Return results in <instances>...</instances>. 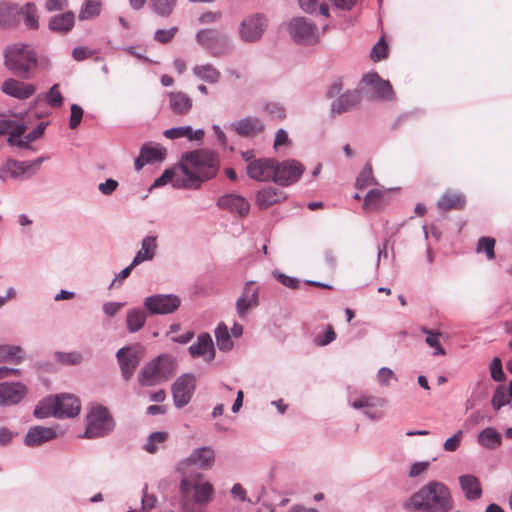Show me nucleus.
Returning <instances> with one entry per match:
<instances>
[{
    "label": "nucleus",
    "instance_id": "6e6d98bb",
    "mask_svg": "<svg viewBox=\"0 0 512 512\" xmlns=\"http://www.w3.org/2000/svg\"><path fill=\"white\" fill-rule=\"evenodd\" d=\"M491 378L496 382H501L505 379V373L502 368V361L500 358L495 357L490 365Z\"/></svg>",
    "mask_w": 512,
    "mask_h": 512
},
{
    "label": "nucleus",
    "instance_id": "680f3d73",
    "mask_svg": "<svg viewBox=\"0 0 512 512\" xmlns=\"http://www.w3.org/2000/svg\"><path fill=\"white\" fill-rule=\"evenodd\" d=\"M462 437L463 432L461 430H458L452 437L448 438L444 442V449L448 452L456 451L461 444Z\"/></svg>",
    "mask_w": 512,
    "mask_h": 512
},
{
    "label": "nucleus",
    "instance_id": "9d476101",
    "mask_svg": "<svg viewBox=\"0 0 512 512\" xmlns=\"http://www.w3.org/2000/svg\"><path fill=\"white\" fill-rule=\"evenodd\" d=\"M343 89L342 82H334L328 91L329 97L338 96L332 104V111L336 113L346 112L355 107L361 100V96L358 90H348L347 92L340 94Z\"/></svg>",
    "mask_w": 512,
    "mask_h": 512
},
{
    "label": "nucleus",
    "instance_id": "9b49d317",
    "mask_svg": "<svg viewBox=\"0 0 512 512\" xmlns=\"http://www.w3.org/2000/svg\"><path fill=\"white\" fill-rule=\"evenodd\" d=\"M267 26L266 18L261 14L247 16L239 26V36L244 42L259 40Z\"/></svg>",
    "mask_w": 512,
    "mask_h": 512
},
{
    "label": "nucleus",
    "instance_id": "2f4dec72",
    "mask_svg": "<svg viewBox=\"0 0 512 512\" xmlns=\"http://www.w3.org/2000/svg\"><path fill=\"white\" fill-rule=\"evenodd\" d=\"M235 131L242 136H255L264 129L263 123L257 118H245L234 123Z\"/></svg>",
    "mask_w": 512,
    "mask_h": 512
},
{
    "label": "nucleus",
    "instance_id": "79ce46f5",
    "mask_svg": "<svg viewBox=\"0 0 512 512\" xmlns=\"http://www.w3.org/2000/svg\"><path fill=\"white\" fill-rule=\"evenodd\" d=\"M422 332L427 335L426 340H425L427 345L434 349L433 355H435V356L436 355H443V356L446 355V351L442 347L440 340H439V338L441 336L440 332H433L432 330L425 328V327L422 328Z\"/></svg>",
    "mask_w": 512,
    "mask_h": 512
},
{
    "label": "nucleus",
    "instance_id": "e433bc0d",
    "mask_svg": "<svg viewBox=\"0 0 512 512\" xmlns=\"http://www.w3.org/2000/svg\"><path fill=\"white\" fill-rule=\"evenodd\" d=\"M164 136L169 139H177V138L186 137L189 140H201L204 136V131L203 130L193 131V129L190 126L175 127V128L165 130Z\"/></svg>",
    "mask_w": 512,
    "mask_h": 512
},
{
    "label": "nucleus",
    "instance_id": "c9c22d12",
    "mask_svg": "<svg viewBox=\"0 0 512 512\" xmlns=\"http://www.w3.org/2000/svg\"><path fill=\"white\" fill-rule=\"evenodd\" d=\"M146 312L140 308L130 309L126 315V325L130 333H135L143 328L146 323Z\"/></svg>",
    "mask_w": 512,
    "mask_h": 512
},
{
    "label": "nucleus",
    "instance_id": "f257e3e1",
    "mask_svg": "<svg viewBox=\"0 0 512 512\" xmlns=\"http://www.w3.org/2000/svg\"><path fill=\"white\" fill-rule=\"evenodd\" d=\"M180 168L185 177L183 187L198 188L202 182L217 174L219 158L212 151L195 150L182 156Z\"/></svg>",
    "mask_w": 512,
    "mask_h": 512
},
{
    "label": "nucleus",
    "instance_id": "0eeeda50",
    "mask_svg": "<svg viewBox=\"0 0 512 512\" xmlns=\"http://www.w3.org/2000/svg\"><path fill=\"white\" fill-rule=\"evenodd\" d=\"M5 57L7 67L19 75L29 73L37 65L36 54L28 46L14 45L7 50Z\"/></svg>",
    "mask_w": 512,
    "mask_h": 512
},
{
    "label": "nucleus",
    "instance_id": "09e8293b",
    "mask_svg": "<svg viewBox=\"0 0 512 512\" xmlns=\"http://www.w3.org/2000/svg\"><path fill=\"white\" fill-rule=\"evenodd\" d=\"M510 401L511 398L508 396L506 388L504 386H499L494 392L491 403L495 410H499Z\"/></svg>",
    "mask_w": 512,
    "mask_h": 512
},
{
    "label": "nucleus",
    "instance_id": "ea45409f",
    "mask_svg": "<svg viewBox=\"0 0 512 512\" xmlns=\"http://www.w3.org/2000/svg\"><path fill=\"white\" fill-rule=\"evenodd\" d=\"M216 343L221 351H229L233 347L228 327L224 323H219L215 330Z\"/></svg>",
    "mask_w": 512,
    "mask_h": 512
},
{
    "label": "nucleus",
    "instance_id": "c03bdc74",
    "mask_svg": "<svg viewBox=\"0 0 512 512\" xmlns=\"http://www.w3.org/2000/svg\"><path fill=\"white\" fill-rule=\"evenodd\" d=\"M21 348L17 346H0V362H19Z\"/></svg>",
    "mask_w": 512,
    "mask_h": 512
},
{
    "label": "nucleus",
    "instance_id": "f8f14e48",
    "mask_svg": "<svg viewBox=\"0 0 512 512\" xmlns=\"http://www.w3.org/2000/svg\"><path fill=\"white\" fill-rule=\"evenodd\" d=\"M181 304L178 296L157 294L144 300V307L150 314H169L176 311Z\"/></svg>",
    "mask_w": 512,
    "mask_h": 512
},
{
    "label": "nucleus",
    "instance_id": "7c9ffc66",
    "mask_svg": "<svg viewBox=\"0 0 512 512\" xmlns=\"http://www.w3.org/2000/svg\"><path fill=\"white\" fill-rule=\"evenodd\" d=\"M189 352L193 357H199L209 352V360L214 357L215 351L213 341L209 334L202 333L198 336L197 343L189 347Z\"/></svg>",
    "mask_w": 512,
    "mask_h": 512
},
{
    "label": "nucleus",
    "instance_id": "4be33fe9",
    "mask_svg": "<svg viewBox=\"0 0 512 512\" xmlns=\"http://www.w3.org/2000/svg\"><path fill=\"white\" fill-rule=\"evenodd\" d=\"M362 82L370 87L376 97L385 99L391 98L393 93L391 84L381 79L377 74L366 75Z\"/></svg>",
    "mask_w": 512,
    "mask_h": 512
},
{
    "label": "nucleus",
    "instance_id": "c756f323",
    "mask_svg": "<svg viewBox=\"0 0 512 512\" xmlns=\"http://www.w3.org/2000/svg\"><path fill=\"white\" fill-rule=\"evenodd\" d=\"M466 204L465 197L453 191H446L438 200V208L441 210H461Z\"/></svg>",
    "mask_w": 512,
    "mask_h": 512
},
{
    "label": "nucleus",
    "instance_id": "864d4df0",
    "mask_svg": "<svg viewBox=\"0 0 512 512\" xmlns=\"http://www.w3.org/2000/svg\"><path fill=\"white\" fill-rule=\"evenodd\" d=\"M45 124L40 123L36 126V128L31 131L29 134H27L24 138L25 140L21 139L20 137L16 139V143L14 145H17L19 147H26L30 142L38 139L41 137L45 130Z\"/></svg>",
    "mask_w": 512,
    "mask_h": 512
},
{
    "label": "nucleus",
    "instance_id": "f3484780",
    "mask_svg": "<svg viewBox=\"0 0 512 512\" xmlns=\"http://www.w3.org/2000/svg\"><path fill=\"white\" fill-rule=\"evenodd\" d=\"M27 394V388L20 382L0 383V406L20 403Z\"/></svg>",
    "mask_w": 512,
    "mask_h": 512
},
{
    "label": "nucleus",
    "instance_id": "052dcab7",
    "mask_svg": "<svg viewBox=\"0 0 512 512\" xmlns=\"http://www.w3.org/2000/svg\"><path fill=\"white\" fill-rule=\"evenodd\" d=\"M70 110L71 114L69 120V127L70 129H76L79 126L81 119L83 117V109L77 104H72Z\"/></svg>",
    "mask_w": 512,
    "mask_h": 512
},
{
    "label": "nucleus",
    "instance_id": "a18cd8bd",
    "mask_svg": "<svg viewBox=\"0 0 512 512\" xmlns=\"http://www.w3.org/2000/svg\"><path fill=\"white\" fill-rule=\"evenodd\" d=\"M19 10L24 17L26 26L30 29H36L38 27V17L35 5L28 3Z\"/></svg>",
    "mask_w": 512,
    "mask_h": 512
},
{
    "label": "nucleus",
    "instance_id": "3c124183",
    "mask_svg": "<svg viewBox=\"0 0 512 512\" xmlns=\"http://www.w3.org/2000/svg\"><path fill=\"white\" fill-rule=\"evenodd\" d=\"M175 2L176 0H152L155 12L163 17L172 13Z\"/></svg>",
    "mask_w": 512,
    "mask_h": 512
},
{
    "label": "nucleus",
    "instance_id": "5701e85b",
    "mask_svg": "<svg viewBox=\"0 0 512 512\" xmlns=\"http://www.w3.org/2000/svg\"><path fill=\"white\" fill-rule=\"evenodd\" d=\"M166 151L160 146L150 147L143 146L140 155L135 159L136 170L142 169L147 163L162 161L165 157Z\"/></svg>",
    "mask_w": 512,
    "mask_h": 512
},
{
    "label": "nucleus",
    "instance_id": "e2e57ef3",
    "mask_svg": "<svg viewBox=\"0 0 512 512\" xmlns=\"http://www.w3.org/2000/svg\"><path fill=\"white\" fill-rule=\"evenodd\" d=\"M335 339H336V333H335L332 325H328L323 336H317L314 341L317 346H326L329 343H331L332 341H334Z\"/></svg>",
    "mask_w": 512,
    "mask_h": 512
},
{
    "label": "nucleus",
    "instance_id": "aec40b11",
    "mask_svg": "<svg viewBox=\"0 0 512 512\" xmlns=\"http://www.w3.org/2000/svg\"><path fill=\"white\" fill-rule=\"evenodd\" d=\"M117 359L124 379L129 380L140 362L137 352L128 347L121 348L117 352Z\"/></svg>",
    "mask_w": 512,
    "mask_h": 512
},
{
    "label": "nucleus",
    "instance_id": "37998d69",
    "mask_svg": "<svg viewBox=\"0 0 512 512\" xmlns=\"http://www.w3.org/2000/svg\"><path fill=\"white\" fill-rule=\"evenodd\" d=\"M101 2L99 0H86L80 13L81 20L92 19L100 14Z\"/></svg>",
    "mask_w": 512,
    "mask_h": 512
},
{
    "label": "nucleus",
    "instance_id": "bb28decb",
    "mask_svg": "<svg viewBox=\"0 0 512 512\" xmlns=\"http://www.w3.org/2000/svg\"><path fill=\"white\" fill-rule=\"evenodd\" d=\"M169 106L174 114L186 115L192 109L193 101L183 92H171L169 94Z\"/></svg>",
    "mask_w": 512,
    "mask_h": 512
},
{
    "label": "nucleus",
    "instance_id": "2eb2a0df",
    "mask_svg": "<svg viewBox=\"0 0 512 512\" xmlns=\"http://www.w3.org/2000/svg\"><path fill=\"white\" fill-rule=\"evenodd\" d=\"M248 176L256 181H269L275 182L276 173V160L260 158L251 161L247 165Z\"/></svg>",
    "mask_w": 512,
    "mask_h": 512
},
{
    "label": "nucleus",
    "instance_id": "5fc2aeb1",
    "mask_svg": "<svg viewBox=\"0 0 512 512\" xmlns=\"http://www.w3.org/2000/svg\"><path fill=\"white\" fill-rule=\"evenodd\" d=\"M177 32V27H171L170 29H159L155 32L154 39L161 44H167L172 41Z\"/></svg>",
    "mask_w": 512,
    "mask_h": 512
},
{
    "label": "nucleus",
    "instance_id": "1a4fd4ad",
    "mask_svg": "<svg viewBox=\"0 0 512 512\" xmlns=\"http://www.w3.org/2000/svg\"><path fill=\"white\" fill-rule=\"evenodd\" d=\"M197 42L214 55H222L231 49L228 37L217 29H203L196 34Z\"/></svg>",
    "mask_w": 512,
    "mask_h": 512
},
{
    "label": "nucleus",
    "instance_id": "13d9d810",
    "mask_svg": "<svg viewBox=\"0 0 512 512\" xmlns=\"http://www.w3.org/2000/svg\"><path fill=\"white\" fill-rule=\"evenodd\" d=\"M47 102L52 107H60L63 104V97L59 91V85H53L47 94Z\"/></svg>",
    "mask_w": 512,
    "mask_h": 512
},
{
    "label": "nucleus",
    "instance_id": "473e14b6",
    "mask_svg": "<svg viewBox=\"0 0 512 512\" xmlns=\"http://www.w3.org/2000/svg\"><path fill=\"white\" fill-rule=\"evenodd\" d=\"M26 131V126L19 121L11 119H0V135L9 133L8 142L11 145L16 143V139L21 137Z\"/></svg>",
    "mask_w": 512,
    "mask_h": 512
},
{
    "label": "nucleus",
    "instance_id": "774afa93",
    "mask_svg": "<svg viewBox=\"0 0 512 512\" xmlns=\"http://www.w3.org/2000/svg\"><path fill=\"white\" fill-rule=\"evenodd\" d=\"M394 377L391 369L383 367L377 373V379L382 385H388L389 381Z\"/></svg>",
    "mask_w": 512,
    "mask_h": 512
},
{
    "label": "nucleus",
    "instance_id": "4468645a",
    "mask_svg": "<svg viewBox=\"0 0 512 512\" xmlns=\"http://www.w3.org/2000/svg\"><path fill=\"white\" fill-rule=\"evenodd\" d=\"M195 389V378L192 375H182L172 386L173 400L176 407L181 408L189 403Z\"/></svg>",
    "mask_w": 512,
    "mask_h": 512
},
{
    "label": "nucleus",
    "instance_id": "20e7f679",
    "mask_svg": "<svg viewBox=\"0 0 512 512\" xmlns=\"http://www.w3.org/2000/svg\"><path fill=\"white\" fill-rule=\"evenodd\" d=\"M79 399L72 394H61L54 398L42 400L35 408L34 415L38 418L55 416L58 418L74 417L80 412Z\"/></svg>",
    "mask_w": 512,
    "mask_h": 512
},
{
    "label": "nucleus",
    "instance_id": "a19ab883",
    "mask_svg": "<svg viewBox=\"0 0 512 512\" xmlns=\"http://www.w3.org/2000/svg\"><path fill=\"white\" fill-rule=\"evenodd\" d=\"M193 72L208 83H216L220 78V72L210 64L196 66L193 68Z\"/></svg>",
    "mask_w": 512,
    "mask_h": 512
},
{
    "label": "nucleus",
    "instance_id": "58836bf2",
    "mask_svg": "<svg viewBox=\"0 0 512 512\" xmlns=\"http://www.w3.org/2000/svg\"><path fill=\"white\" fill-rule=\"evenodd\" d=\"M385 205V192L383 190L372 189L364 198L363 207L368 211H377Z\"/></svg>",
    "mask_w": 512,
    "mask_h": 512
},
{
    "label": "nucleus",
    "instance_id": "393cba45",
    "mask_svg": "<svg viewBox=\"0 0 512 512\" xmlns=\"http://www.w3.org/2000/svg\"><path fill=\"white\" fill-rule=\"evenodd\" d=\"M285 199L284 192L274 187H266L258 191L256 195V203L260 209L277 204Z\"/></svg>",
    "mask_w": 512,
    "mask_h": 512
},
{
    "label": "nucleus",
    "instance_id": "f03ea898",
    "mask_svg": "<svg viewBox=\"0 0 512 512\" xmlns=\"http://www.w3.org/2000/svg\"><path fill=\"white\" fill-rule=\"evenodd\" d=\"M409 511L449 512L454 501L449 487L440 481H430L422 486L405 502Z\"/></svg>",
    "mask_w": 512,
    "mask_h": 512
},
{
    "label": "nucleus",
    "instance_id": "423d86ee",
    "mask_svg": "<svg viewBox=\"0 0 512 512\" xmlns=\"http://www.w3.org/2000/svg\"><path fill=\"white\" fill-rule=\"evenodd\" d=\"M114 420L108 409L98 405L92 407L87 415V426L83 437L88 439L107 435L114 429Z\"/></svg>",
    "mask_w": 512,
    "mask_h": 512
},
{
    "label": "nucleus",
    "instance_id": "72a5a7b5",
    "mask_svg": "<svg viewBox=\"0 0 512 512\" xmlns=\"http://www.w3.org/2000/svg\"><path fill=\"white\" fill-rule=\"evenodd\" d=\"M156 247V237H145L142 241L141 249L138 251V253L133 259V265H139L140 263L146 260H151L155 255Z\"/></svg>",
    "mask_w": 512,
    "mask_h": 512
},
{
    "label": "nucleus",
    "instance_id": "412c9836",
    "mask_svg": "<svg viewBox=\"0 0 512 512\" xmlns=\"http://www.w3.org/2000/svg\"><path fill=\"white\" fill-rule=\"evenodd\" d=\"M35 86L15 79H7L2 84V91L18 99H27L35 92Z\"/></svg>",
    "mask_w": 512,
    "mask_h": 512
},
{
    "label": "nucleus",
    "instance_id": "69168bd1",
    "mask_svg": "<svg viewBox=\"0 0 512 512\" xmlns=\"http://www.w3.org/2000/svg\"><path fill=\"white\" fill-rule=\"evenodd\" d=\"M118 187V182L114 179H107L104 183H100L98 188L104 195L112 194Z\"/></svg>",
    "mask_w": 512,
    "mask_h": 512
},
{
    "label": "nucleus",
    "instance_id": "de8ad7c7",
    "mask_svg": "<svg viewBox=\"0 0 512 512\" xmlns=\"http://www.w3.org/2000/svg\"><path fill=\"white\" fill-rule=\"evenodd\" d=\"M384 402V399L371 395H363L352 402V407L355 409L373 408L377 405H383Z\"/></svg>",
    "mask_w": 512,
    "mask_h": 512
},
{
    "label": "nucleus",
    "instance_id": "b1692460",
    "mask_svg": "<svg viewBox=\"0 0 512 512\" xmlns=\"http://www.w3.org/2000/svg\"><path fill=\"white\" fill-rule=\"evenodd\" d=\"M461 489L468 500H477L482 496V487L479 479L471 474L459 477Z\"/></svg>",
    "mask_w": 512,
    "mask_h": 512
},
{
    "label": "nucleus",
    "instance_id": "c85d7f7f",
    "mask_svg": "<svg viewBox=\"0 0 512 512\" xmlns=\"http://www.w3.org/2000/svg\"><path fill=\"white\" fill-rule=\"evenodd\" d=\"M41 163V158L32 161H11L8 167L14 177L30 176L39 169Z\"/></svg>",
    "mask_w": 512,
    "mask_h": 512
},
{
    "label": "nucleus",
    "instance_id": "8fccbe9b",
    "mask_svg": "<svg viewBox=\"0 0 512 512\" xmlns=\"http://www.w3.org/2000/svg\"><path fill=\"white\" fill-rule=\"evenodd\" d=\"M495 239L491 237H481L478 241L477 252H485L487 258L492 260L494 254Z\"/></svg>",
    "mask_w": 512,
    "mask_h": 512
},
{
    "label": "nucleus",
    "instance_id": "ddd939ff",
    "mask_svg": "<svg viewBox=\"0 0 512 512\" xmlns=\"http://www.w3.org/2000/svg\"><path fill=\"white\" fill-rule=\"evenodd\" d=\"M304 172V166L295 160L276 161L275 183L288 186L298 181Z\"/></svg>",
    "mask_w": 512,
    "mask_h": 512
},
{
    "label": "nucleus",
    "instance_id": "a878e982",
    "mask_svg": "<svg viewBox=\"0 0 512 512\" xmlns=\"http://www.w3.org/2000/svg\"><path fill=\"white\" fill-rule=\"evenodd\" d=\"M477 443L488 450L498 449L502 445V435L493 427H486L477 435Z\"/></svg>",
    "mask_w": 512,
    "mask_h": 512
},
{
    "label": "nucleus",
    "instance_id": "bf43d9fd",
    "mask_svg": "<svg viewBox=\"0 0 512 512\" xmlns=\"http://www.w3.org/2000/svg\"><path fill=\"white\" fill-rule=\"evenodd\" d=\"M387 56V44L384 37H382L377 44L374 45L371 51V57L374 61H380Z\"/></svg>",
    "mask_w": 512,
    "mask_h": 512
},
{
    "label": "nucleus",
    "instance_id": "f704fd0d",
    "mask_svg": "<svg viewBox=\"0 0 512 512\" xmlns=\"http://www.w3.org/2000/svg\"><path fill=\"white\" fill-rule=\"evenodd\" d=\"M20 10L17 5L2 2L0 3V25L5 27L14 26L18 23Z\"/></svg>",
    "mask_w": 512,
    "mask_h": 512
},
{
    "label": "nucleus",
    "instance_id": "49530a36",
    "mask_svg": "<svg viewBox=\"0 0 512 512\" xmlns=\"http://www.w3.org/2000/svg\"><path fill=\"white\" fill-rule=\"evenodd\" d=\"M168 438L167 432H154L150 434L147 443L144 446L145 451L154 454L158 451V444H163Z\"/></svg>",
    "mask_w": 512,
    "mask_h": 512
},
{
    "label": "nucleus",
    "instance_id": "603ef678",
    "mask_svg": "<svg viewBox=\"0 0 512 512\" xmlns=\"http://www.w3.org/2000/svg\"><path fill=\"white\" fill-rule=\"evenodd\" d=\"M374 183L373 170L370 164L365 165L360 175L356 179V186L360 189Z\"/></svg>",
    "mask_w": 512,
    "mask_h": 512
},
{
    "label": "nucleus",
    "instance_id": "4d7b16f0",
    "mask_svg": "<svg viewBox=\"0 0 512 512\" xmlns=\"http://www.w3.org/2000/svg\"><path fill=\"white\" fill-rule=\"evenodd\" d=\"M174 176H175L174 170H171V169L165 170L164 173L154 181L153 187H160L162 185L167 184L168 182H172L173 186H175V187H183V183L179 184L178 180H174Z\"/></svg>",
    "mask_w": 512,
    "mask_h": 512
},
{
    "label": "nucleus",
    "instance_id": "6ab92c4d",
    "mask_svg": "<svg viewBox=\"0 0 512 512\" xmlns=\"http://www.w3.org/2000/svg\"><path fill=\"white\" fill-rule=\"evenodd\" d=\"M221 209L235 213L239 216H246L250 210L249 202L242 196L236 194H227L221 196L217 201Z\"/></svg>",
    "mask_w": 512,
    "mask_h": 512
},
{
    "label": "nucleus",
    "instance_id": "a211bd4d",
    "mask_svg": "<svg viewBox=\"0 0 512 512\" xmlns=\"http://www.w3.org/2000/svg\"><path fill=\"white\" fill-rule=\"evenodd\" d=\"M61 433L56 428L35 426L29 429L24 442L27 446L35 447L57 438Z\"/></svg>",
    "mask_w": 512,
    "mask_h": 512
},
{
    "label": "nucleus",
    "instance_id": "338daca9",
    "mask_svg": "<svg viewBox=\"0 0 512 512\" xmlns=\"http://www.w3.org/2000/svg\"><path fill=\"white\" fill-rule=\"evenodd\" d=\"M221 12H205L199 17V22L202 24H210L218 22L221 19Z\"/></svg>",
    "mask_w": 512,
    "mask_h": 512
},
{
    "label": "nucleus",
    "instance_id": "4c0bfd02",
    "mask_svg": "<svg viewBox=\"0 0 512 512\" xmlns=\"http://www.w3.org/2000/svg\"><path fill=\"white\" fill-rule=\"evenodd\" d=\"M74 26V14L66 12L51 18L49 28L57 32H68Z\"/></svg>",
    "mask_w": 512,
    "mask_h": 512
},
{
    "label": "nucleus",
    "instance_id": "dca6fc26",
    "mask_svg": "<svg viewBox=\"0 0 512 512\" xmlns=\"http://www.w3.org/2000/svg\"><path fill=\"white\" fill-rule=\"evenodd\" d=\"M215 460V452L210 447H202L194 450L188 458L179 463V470H185L188 466L194 465L200 469H210Z\"/></svg>",
    "mask_w": 512,
    "mask_h": 512
},
{
    "label": "nucleus",
    "instance_id": "6e6552de",
    "mask_svg": "<svg viewBox=\"0 0 512 512\" xmlns=\"http://www.w3.org/2000/svg\"><path fill=\"white\" fill-rule=\"evenodd\" d=\"M289 33L297 42L306 45H313L319 41L318 27L304 17L294 18L289 23Z\"/></svg>",
    "mask_w": 512,
    "mask_h": 512
},
{
    "label": "nucleus",
    "instance_id": "cd10ccee",
    "mask_svg": "<svg viewBox=\"0 0 512 512\" xmlns=\"http://www.w3.org/2000/svg\"><path fill=\"white\" fill-rule=\"evenodd\" d=\"M246 299H248L252 305L259 304V287L256 286L254 282L246 283L242 295L236 302L237 312L240 316H244L246 314V306L244 304Z\"/></svg>",
    "mask_w": 512,
    "mask_h": 512
},
{
    "label": "nucleus",
    "instance_id": "0e129e2a",
    "mask_svg": "<svg viewBox=\"0 0 512 512\" xmlns=\"http://www.w3.org/2000/svg\"><path fill=\"white\" fill-rule=\"evenodd\" d=\"M58 358L65 364H79L82 361V356L78 352L71 353H58Z\"/></svg>",
    "mask_w": 512,
    "mask_h": 512
},
{
    "label": "nucleus",
    "instance_id": "39448f33",
    "mask_svg": "<svg viewBox=\"0 0 512 512\" xmlns=\"http://www.w3.org/2000/svg\"><path fill=\"white\" fill-rule=\"evenodd\" d=\"M175 372V359L164 354L153 359L142 369L138 381L142 386H153L169 380Z\"/></svg>",
    "mask_w": 512,
    "mask_h": 512
},
{
    "label": "nucleus",
    "instance_id": "7ed1b4c3",
    "mask_svg": "<svg viewBox=\"0 0 512 512\" xmlns=\"http://www.w3.org/2000/svg\"><path fill=\"white\" fill-rule=\"evenodd\" d=\"M181 505L184 512H205V506L212 500L214 488L208 481L184 477L180 482Z\"/></svg>",
    "mask_w": 512,
    "mask_h": 512
}]
</instances>
